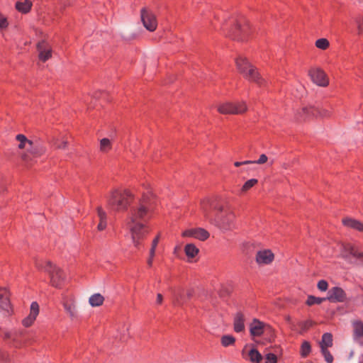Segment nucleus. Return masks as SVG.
Masks as SVG:
<instances>
[{"label":"nucleus","instance_id":"20e7f679","mask_svg":"<svg viewBox=\"0 0 363 363\" xmlns=\"http://www.w3.org/2000/svg\"><path fill=\"white\" fill-rule=\"evenodd\" d=\"M133 199L134 195L129 189H116L110 193L108 199V206L114 211H125Z\"/></svg>","mask_w":363,"mask_h":363},{"label":"nucleus","instance_id":"09e8293b","mask_svg":"<svg viewBox=\"0 0 363 363\" xmlns=\"http://www.w3.org/2000/svg\"><path fill=\"white\" fill-rule=\"evenodd\" d=\"M55 145H56V147H57V148H60V149H64V148H65V147H66V146H67V142H66V141H65V140H63V141L60 142V143H56Z\"/></svg>","mask_w":363,"mask_h":363},{"label":"nucleus","instance_id":"f03ea898","mask_svg":"<svg viewBox=\"0 0 363 363\" xmlns=\"http://www.w3.org/2000/svg\"><path fill=\"white\" fill-rule=\"evenodd\" d=\"M201 209L205 218L220 230L226 231L235 227V215L225 199L221 196L212 200L205 199L201 202Z\"/></svg>","mask_w":363,"mask_h":363},{"label":"nucleus","instance_id":"5fc2aeb1","mask_svg":"<svg viewBox=\"0 0 363 363\" xmlns=\"http://www.w3.org/2000/svg\"><path fill=\"white\" fill-rule=\"evenodd\" d=\"M162 300H163L162 295L161 294H158L157 295V299H156L157 303V304H161L162 302Z\"/></svg>","mask_w":363,"mask_h":363},{"label":"nucleus","instance_id":"052dcab7","mask_svg":"<svg viewBox=\"0 0 363 363\" xmlns=\"http://www.w3.org/2000/svg\"><path fill=\"white\" fill-rule=\"evenodd\" d=\"M362 359H363V354H362Z\"/></svg>","mask_w":363,"mask_h":363},{"label":"nucleus","instance_id":"a211bd4d","mask_svg":"<svg viewBox=\"0 0 363 363\" xmlns=\"http://www.w3.org/2000/svg\"><path fill=\"white\" fill-rule=\"evenodd\" d=\"M37 49L39 52V59L41 61L45 62L52 57V48L45 41L39 42L37 45Z\"/></svg>","mask_w":363,"mask_h":363},{"label":"nucleus","instance_id":"393cba45","mask_svg":"<svg viewBox=\"0 0 363 363\" xmlns=\"http://www.w3.org/2000/svg\"><path fill=\"white\" fill-rule=\"evenodd\" d=\"M314 323L311 320L299 321L294 325V329L299 333H303L311 328Z\"/></svg>","mask_w":363,"mask_h":363},{"label":"nucleus","instance_id":"864d4df0","mask_svg":"<svg viewBox=\"0 0 363 363\" xmlns=\"http://www.w3.org/2000/svg\"><path fill=\"white\" fill-rule=\"evenodd\" d=\"M6 359V354L0 347V361L5 360Z\"/></svg>","mask_w":363,"mask_h":363},{"label":"nucleus","instance_id":"f257e3e1","mask_svg":"<svg viewBox=\"0 0 363 363\" xmlns=\"http://www.w3.org/2000/svg\"><path fill=\"white\" fill-rule=\"evenodd\" d=\"M157 205V199L150 191L143 193L138 206L133 208L128 219L127 225L130 230L133 242L138 247L140 240L149 233L147 221L152 218Z\"/></svg>","mask_w":363,"mask_h":363},{"label":"nucleus","instance_id":"4d7b16f0","mask_svg":"<svg viewBox=\"0 0 363 363\" xmlns=\"http://www.w3.org/2000/svg\"><path fill=\"white\" fill-rule=\"evenodd\" d=\"M223 347H227L233 345L235 342H221Z\"/></svg>","mask_w":363,"mask_h":363},{"label":"nucleus","instance_id":"58836bf2","mask_svg":"<svg viewBox=\"0 0 363 363\" xmlns=\"http://www.w3.org/2000/svg\"><path fill=\"white\" fill-rule=\"evenodd\" d=\"M159 240H160V235L156 236L154 238V240H152L151 248L150 250V254H151V255H155V251H156V248L158 245Z\"/></svg>","mask_w":363,"mask_h":363},{"label":"nucleus","instance_id":"c9c22d12","mask_svg":"<svg viewBox=\"0 0 363 363\" xmlns=\"http://www.w3.org/2000/svg\"><path fill=\"white\" fill-rule=\"evenodd\" d=\"M263 359L264 357L257 350L251 348V362L260 363Z\"/></svg>","mask_w":363,"mask_h":363},{"label":"nucleus","instance_id":"2eb2a0df","mask_svg":"<svg viewBox=\"0 0 363 363\" xmlns=\"http://www.w3.org/2000/svg\"><path fill=\"white\" fill-rule=\"evenodd\" d=\"M351 256L363 263V252H359L350 245H344L341 257L346 260H349Z\"/></svg>","mask_w":363,"mask_h":363},{"label":"nucleus","instance_id":"5701e85b","mask_svg":"<svg viewBox=\"0 0 363 363\" xmlns=\"http://www.w3.org/2000/svg\"><path fill=\"white\" fill-rule=\"evenodd\" d=\"M97 216L99 220V222L97 225V230L99 231H103L107 227V214L101 207H98Z\"/></svg>","mask_w":363,"mask_h":363},{"label":"nucleus","instance_id":"c85d7f7f","mask_svg":"<svg viewBox=\"0 0 363 363\" xmlns=\"http://www.w3.org/2000/svg\"><path fill=\"white\" fill-rule=\"evenodd\" d=\"M174 298L177 304L180 305L186 301L184 289L179 288L174 291Z\"/></svg>","mask_w":363,"mask_h":363},{"label":"nucleus","instance_id":"6ab92c4d","mask_svg":"<svg viewBox=\"0 0 363 363\" xmlns=\"http://www.w3.org/2000/svg\"><path fill=\"white\" fill-rule=\"evenodd\" d=\"M39 314V305L36 301L32 302L29 315L22 320L24 327L28 328L33 325Z\"/></svg>","mask_w":363,"mask_h":363},{"label":"nucleus","instance_id":"aec40b11","mask_svg":"<svg viewBox=\"0 0 363 363\" xmlns=\"http://www.w3.org/2000/svg\"><path fill=\"white\" fill-rule=\"evenodd\" d=\"M0 309L7 313L11 309L9 292L6 288H0Z\"/></svg>","mask_w":363,"mask_h":363},{"label":"nucleus","instance_id":"7c9ffc66","mask_svg":"<svg viewBox=\"0 0 363 363\" xmlns=\"http://www.w3.org/2000/svg\"><path fill=\"white\" fill-rule=\"evenodd\" d=\"M250 252V242L247 240L242 242L239 247V254L240 255L245 259H247V255Z\"/></svg>","mask_w":363,"mask_h":363},{"label":"nucleus","instance_id":"0eeeda50","mask_svg":"<svg viewBox=\"0 0 363 363\" xmlns=\"http://www.w3.org/2000/svg\"><path fill=\"white\" fill-rule=\"evenodd\" d=\"M331 115V111L318 108V107H314V106H306L303 107L297 112L296 118L298 120H306L311 116H315V117H329Z\"/></svg>","mask_w":363,"mask_h":363},{"label":"nucleus","instance_id":"9b49d317","mask_svg":"<svg viewBox=\"0 0 363 363\" xmlns=\"http://www.w3.org/2000/svg\"><path fill=\"white\" fill-rule=\"evenodd\" d=\"M182 237L191 238L199 240L201 241H205L210 237V233L204 228H194L184 230L182 233Z\"/></svg>","mask_w":363,"mask_h":363},{"label":"nucleus","instance_id":"f8f14e48","mask_svg":"<svg viewBox=\"0 0 363 363\" xmlns=\"http://www.w3.org/2000/svg\"><path fill=\"white\" fill-rule=\"evenodd\" d=\"M272 328L265 324L263 322L258 320L257 319H253L251 322V335L252 336H259L264 333H271Z\"/></svg>","mask_w":363,"mask_h":363},{"label":"nucleus","instance_id":"f3484780","mask_svg":"<svg viewBox=\"0 0 363 363\" xmlns=\"http://www.w3.org/2000/svg\"><path fill=\"white\" fill-rule=\"evenodd\" d=\"M326 298L330 302H344L346 299V294L342 288L335 286L329 290Z\"/></svg>","mask_w":363,"mask_h":363},{"label":"nucleus","instance_id":"9d476101","mask_svg":"<svg viewBox=\"0 0 363 363\" xmlns=\"http://www.w3.org/2000/svg\"><path fill=\"white\" fill-rule=\"evenodd\" d=\"M311 80L320 86L325 87L329 84V79L325 72L319 67H312L308 71Z\"/></svg>","mask_w":363,"mask_h":363},{"label":"nucleus","instance_id":"72a5a7b5","mask_svg":"<svg viewBox=\"0 0 363 363\" xmlns=\"http://www.w3.org/2000/svg\"><path fill=\"white\" fill-rule=\"evenodd\" d=\"M326 300H327V298H319V297H315L314 296H308L307 301H306V304L308 306H313L315 304H320L321 303H323L324 301H326Z\"/></svg>","mask_w":363,"mask_h":363},{"label":"nucleus","instance_id":"4c0bfd02","mask_svg":"<svg viewBox=\"0 0 363 363\" xmlns=\"http://www.w3.org/2000/svg\"><path fill=\"white\" fill-rule=\"evenodd\" d=\"M264 363H277V356L272 352H268L264 357Z\"/></svg>","mask_w":363,"mask_h":363},{"label":"nucleus","instance_id":"37998d69","mask_svg":"<svg viewBox=\"0 0 363 363\" xmlns=\"http://www.w3.org/2000/svg\"><path fill=\"white\" fill-rule=\"evenodd\" d=\"M9 23L6 18L0 16V28L5 29L8 27Z\"/></svg>","mask_w":363,"mask_h":363},{"label":"nucleus","instance_id":"c756f323","mask_svg":"<svg viewBox=\"0 0 363 363\" xmlns=\"http://www.w3.org/2000/svg\"><path fill=\"white\" fill-rule=\"evenodd\" d=\"M251 82L256 83L258 86H262L265 84V81L260 77L258 72L251 66Z\"/></svg>","mask_w":363,"mask_h":363},{"label":"nucleus","instance_id":"b1692460","mask_svg":"<svg viewBox=\"0 0 363 363\" xmlns=\"http://www.w3.org/2000/svg\"><path fill=\"white\" fill-rule=\"evenodd\" d=\"M342 223L346 227L363 232V223L357 220L346 218L342 219Z\"/></svg>","mask_w":363,"mask_h":363},{"label":"nucleus","instance_id":"bf43d9fd","mask_svg":"<svg viewBox=\"0 0 363 363\" xmlns=\"http://www.w3.org/2000/svg\"><path fill=\"white\" fill-rule=\"evenodd\" d=\"M7 338H11V337L10 335L6 336Z\"/></svg>","mask_w":363,"mask_h":363},{"label":"nucleus","instance_id":"412c9836","mask_svg":"<svg viewBox=\"0 0 363 363\" xmlns=\"http://www.w3.org/2000/svg\"><path fill=\"white\" fill-rule=\"evenodd\" d=\"M333 342H319L321 354L327 363H333L334 359L333 356L328 350V348L333 346Z\"/></svg>","mask_w":363,"mask_h":363},{"label":"nucleus","instance_id":"a18cd8bd","mask_svg":"<svg viewBox=\"0 0 363 363\" xmlns=\"http://www.w3.org/2000/svg\"><path fill=\"white\" fill-rule=\"evenodd\" d=\"M242 356L247 360L250 359V348L247 345H246L242 350Z\"/></svg>","mask_w":363,"mask_h":363},{"label":"nucleus","instance_id":"4be33fe9","mask_svg":"<svg viewBox=\"0 0 363 363\" xmlns=\"http://www.w3.org/2000/svg\"><path fill=\"white\" fill-rule=\"evenodd\" d=\"M233 328L236 333H240L245 329V318L241 312L235 314L233 320Z\"/></svg>","mask_w":363,"mask_h":363},{"label":"nucleus","instance_id":"dca6fc26","mask_svg":"<svg viewBox=\"0 0 363 363\" xmlns=\"http://www.w3.org/2000/svg\"><path fill=\"white\" fill-rule=\"evenodd\" d=\"M62 303L65 310L72 318H74L77 316L75 301L73 296H67L63 294L62 298Z\"/></svg>","mask_w":363,"mask_h":363},{"label":"nucleus","instance_id":"49530a36","mask_svg":"<svg viewBox=\"0 0 363 363\" xmlns=\"http://www.w3.org/2000/svg\"><path fill=\"white\" fill-rule=\"evenodd\" d=\"M321 340H333V335L330 333H325L322 336Z\"/></svg>","mask_w":363,"mask_h":363},{"label":"nucleus","instance_id":"473e14b6","mask_svg":"<svg viewBox=\"0 0 363 363\" xmlns=\"http://www.w3.org/2000/svg\"><path fill=\"white\" fill-rule=\"evenodd\" d=\"M354 333L357 337L363 338V323L357 321L354 323Z\"/></svg>","mask_w":363,"mask_h":363},{"label":"nucleus","instance_id":"39448f33","mask_svg":"<svg viewBox=\"0 0 363 363\" xmlns=\"http://www.w3.org/2000/svg\"><path fill=\"white\" fill-rule=\"evenodd\" d=\"M16 139L18 141L19 149H25L29 153L35 157L42 155L45 152L46 148L43 143L38 140H30L23 134L16 135Z\"/></svg>","mask_w":363,"mask_h":363},{"label":"nucleus","instance_id":"bb28decb","mask_svg":"<svg viewBox=\"0 0 363 363\" xmlns=\"http://www.w3.org/2000/svg\"><path fill=\"white\" fill-rule=\"evenodd\" d=\"M32 7V2L30 0L18 1L16 4V9L22 13H27Z\"/></svg>","mask_w":363,"mask_h":363},{"label":"nucleus","instance_id":"a19ab883","mask_svg":"<svg viewBox=\"0 0 363 363\" xmlns=\"http://www.w3.org/2000/svg\"><path fill=\"white\" fill-rule=\"evenodd\" d=\"M268 158L266 155L262 154L259 156L257 160L251 161V164H264L267 162Z\"/></svg>","mask_w":363,"mask_h":363},{"label":"nucleus","instance_id":"13d9d810","mask_svg":"<svg viewBox=\"0 0 363 363\" xmlns=\"http://www.w3.org/2000/svg\"><path fill=\"white\" fill-rule=\"evenodd\" d=\"M257 183V180L255 179H251V187Z\"/></svg>","mask_w":363,"mask_h":363},{"label":"nucleus","instance_id":"a878e982","mask_svg":"<svg viewBox=\"0 0 363 363\" xmlns=\"http://www.w3.org/2000/svg\"><path fill=\"white\" fill-rule=\"evenodd\" d=\"M184 252L188 259H193L199 253V249L194 244H186L184 247Z\"/></svg>","mask_w":363,"mask_h":363},{"label":"nucleus","instance_id":"6e6552de","mask_svg":"<svg viewBox=\"0 0 363 363\" xmlns=\"http://www.w3.org/2000/svg\"><path fill=\"white\" fill-rule=\"evenodd\" d=\"M43 269L49 274L52 286L56 288L62 286L65 280V274L60 269L48 261L45 263Z\"/></svg>","mask_w":363,"mask_h":363},{"label":"nucleus","instance_id":"79ce46f5","mask_svg":"<svg viewBox=\"0 0 363 363\" xmlns=\"http://www.w3.org/2000/svg\"><path fill=\"white\" fill-rule=\"evenodd\" d=\"M250 189V180H247L245 182V183L244 184V185L242 186V188L240 189L238 194L240 196H242L243 195L245 192H247L248 190Z\"/></svg>","mask_w":363,"mask_h":363},{"label":"nucleus","instance_id":"e433bc0d","mask_svg":"<svg viewBox=\"0 0 363 363\" xmlns=\"http://www.w3.org/2000/svg\"><path fill=\"white\" fill-rule=\"evenodd\" d=\"M329 45V41L326 38H320L315 41V46L323 50L328 49Z\"/></svg>","mask_w":363,"mask_h":363},{"label":"nucleus","instance_id":"7ed1b4c3","mask_svg":"<svg viewBox=\"0 0 363 363\" xmlns=\"http://www.w3.org/2000/svg\"><path fill=\"white\" fill-rule=\"evenodd\" d=\"M220 29L226 37L234 40L242 41L247 38L249 24L245 16L239 15L225 21Z\"/></svg>","mask_w":363,"mask_h":363},{"label":"nucleus","instance_id":"4468645a","mask_svg":"<svg viewBox=\"0 0 363 363\" xmlns=\"http://www.w3.org/2000/svg\"><path fill=\"white\" fill-rule=\"evenodd\" d=\"M274 259V255L270 250H259L257 252L255 260L259 265L270 264Z\"/></svg>","mask_w":363,"mask_h":363},{"label":"nucleus","instance_id":"2f4dec72","mask_svg":"<svg viewBox=\"0 0 363 363\" xmlns=\"http://www.w3.org/2000/svg\"><path fill=\"white\" fill-rule=\"evenodd\" d=\"M112 148V143L108 138H103L100 140V151L104 153L109 152Z\"/></svg>","mask_w":363,"mask_h":363},{"label":"nucleus","instance_id":"3c124183","mask_svg":"<svg viewBox=\"0 0 363 363\" xmlns=\"http://www.w3.org/2000/svg\"><path fill=\"white\" fill-rule=\"evenodd\" d=\"M248 164H250V161L249 160H246V161H244V162H235L234 163V165L235 167H240L241 165H247Z\"/></svg>","mask_w":363,"mask_h":363},{"label":"nucleus","instance_id":"1a4fd4ad","mask_svg":"<svg viewBox=\"0 0 363 363\" xmlns=\"http://www.w3.org/2000/svg\"><path fill=\"white\" fill-rule=\"evenodd\" d=\"M140 18L144 27L149 31H155L157 27V21L155 15L147 8L140 11Z\"/></svg>","mask_w":363,"mask_h":363},{"label":"nucleus","instance_id":"603ef678","mask_svg":"<svg viewBox=\"0 0 363 363\" xmlns=\"http://www.w3.org/2000/svg\"><path fill=\"white\" fill-rule=\"evenodd\" d=\"M154 257H155V255H151V254H150V257L147 261V265L150 267H151L152 266Z\"/></svg>","mask_w":363,"mask_h":363},{"label":"nucleus","instance_id":"ddd939ff","mask_svg":"<svg viewBox=\"0 0 363 363\" xmlns=\"http://www.w3.org/2000/svg\"><path fill=\"white\" fill-rule=\"evenodd\" d=\"M238 72L246 79L250 77V63L247 57L238 56L235 60Z\"/></svg>","mask_w":363,"mask_h":363},{"label":"nucleus","instance_id":"6e6d98bb","mask_svg":"<svg viewBox=\"0 0 363 363\" xmlns=\"http://www.w3.org/2000/svg\"><path fill=\"white\" fill-rule=\"evenodd\" d=\"M65 6H69L74 0H61Z\"/></svg>","mask_w":363,"mask_h":363},{"label":"nucleus","instance_id":"423d86ee","mask_svg":"<svg viewBox=\"0 0 363 363\" xmlns=\"http://www.w3.org/2000/svg\"><path fill=\"white\" fill-rule=\"evenodd\" d=\"M247 109L245 101H227L218 106L217 110L221 114H241Z\"/></svg>","mask_w":363,"mask_h":363},{"label":"nucleus","instance_id":"cd10ccee","mask_svg":"<svg viewBox=\"0 0 363 363\" xmlns=\"http://www.w3.org/2000/svg\"><path fill=\"white\" fill-rule=\"evenodd\" d=\"M104 297L99 293L94 294L89 297V303L92 307H98L103 305Z\"/></svg>","mask_w":363,"mask_h":363},{"label":"nucleus","instance_id":"de8ad7c7","mask_svg":"<svg viewBox=\"0 0 363 363\" xmlns=\"http://www.w3.org/2000/svg\"><path fill=\"white\" fill-rule=\"evenodd\" d=\"M184 292H185L186 300L190 298L193 294V291L190 289H184Z\"/></svg>","mask_w":363,"mask_h":363},{"label":"nucleus","instance_id":"8fccbe9b","mask_svg":"<svg viewBox=\"0 0 363 363\" xmlns=\"http://www.w3.org/2000/svg\"><path fill=\"white\" fill-rule=\"evenodd\" d=\"M221 340H230V341H233V340H235V338L231 335H223L221 338Z\"/></svg>","mask_w":363,"mask_h":363},{"label":"nucleus","instance_id":"f704fd0d","mask_svg":"<svg viewBox=\"0 0 363 363\" xmlns=\"http://www.w3.org/2000/svg\"><path fill=\"white\" fill-rule=\"evenodd\" d=\"M311 352V346L309 344V342H303L300 350L301 357H306L310 354Z\"/></svg>","mask_w":363,"mask_h":363},{"label":"nucleus","instance_id":"c03bdc74","mask_svg":"<svg viewBox=\"0 0 363 363\" xmlns=\"http://www.w3.org/2000/svg\"><path fill=\"white\" fill-rule=\"evenodd\" d=\"M356 23L357 25L359 33L363 31V17H358L356 19Z\"/></svg>","mask_w":363,"mask_h":363},{"label":"nucleus","instance_id":"ea45409f","mask_svg":"<svg viewBox=\"0 0 363 363\" xmlns=\"http://www.w3.org/2000/svg\"><path fill=\"white\" fill-rule=\"evenodd\" d=\"M318 289L321 291H325L328 289V284L325 280H320L317 284Z\"/></svg>","mask_w":363,"mask_h":363}]
</instances>
